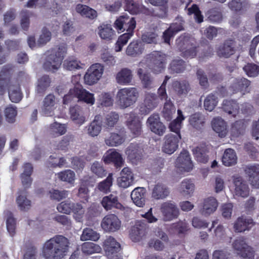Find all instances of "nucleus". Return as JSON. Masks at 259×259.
<instances>
[{
  "label": "nucleus",
  "mask_w": 259,
  "mask_h": 259,
  "mask_svg": "<svg viewBox=\"0 0 259 259\" xmlns=\"http://www.w3.org/2000/svg\"><path fill=\"white\" fill-rule=\"evenodd\" d=\"M69 240L62 235H56L44 244L42 255L46 259H62L69 246Z\"/></svg>",
  "instance_id": "nucleus-1"
},
{
  "label": "nucleus",
  "mask_w": 259,
  "mask_h": 259,
  "mask_svg": "<svg viewBox=\"0 0 259 259\" xmlns=\"http://www.w3.org/2000/svg\"><path fill=\"white\" fill-rule=\"evenodd\" d=\"M11 68L5 66L0 71V94L5 93L8 88H9V96L12 102L18 103L22 98V95L19 85H12L10 80Z\"/></svg>",
  "instance_id": "nucleus-2"
},
{
  "label": "nucleus",
  "mask_w": 259,
  "mask_h": 259,
  "mask_svg": "<svg viewBox=\"0 0 259 259\" xmlns=\"http://www.w3.org/2000/svg\"><path fill=\"white\" fill-rule=\"evenodd\" d=\"M67 52L66 45H61L48 51L44 68L47 71L55 72L62 64Z\"/></svg>",
  "instance_id": "nucleus-3"
},
{
  "label": "nucleus",
  "mask_w": 259,
  "mask_h": 259,
  "mask_svg": "<svg viewBox=\"0 0 259 259\" xmlns=\"http://www.w3.org/2000/svg\"><path fill=\"white\" fill-rule=\"evenodd\" d=\"M139 97V93L136 88H124L118 91L116 99L118 105L124 109L134 104Z\"/></svg>",
  "instance_id": "nucleus-4"
},
{
  "label": "nucleus",
  "mask_w": 259,
  "mask_h": 259,
  "mask_svg": "<svg viewBox=\"0 0 259 259\" xmlns=\"http://www.w3.org/2000/svg\"><path fill=\"white\" fill-rule=\"evenodd\" d=\"M195 40L189 35H182L176 40L178 49L182 52L183 57L193 58L196 55Z\"/></svg>",
  "instance_id": "nucleus-5"
},
{
  "label": "nucleus",
  "mask_w": 259,
  "mask_h": 259,
  "mask_svg": "<svg viewBox=\"0 0 259 259\" xmlns=\"http://www.w3.org/2000/svg\"><path fill=\"white\" fill-rule=\"evenodd\" d=\"M234 251L242 259H254V250L242 238L235 239L232 244Z\"/></svg>",
  "instance_id": "nucleus-6"
},
{
  "label": "nucleus",
  "mask_w": 259,
  "mask_h": 259,
  "mask_svg": "<svg viewBox=\"0 0 259 259\" xmlns=\"http://www.w3.org/2000/svg\"><path fill=\"white\" fill-rule=\"evenodd\" d=\"M104 67L102 64L95 63L92 65L84 74V82L88 85L97 83L102 77Z\"/></svg>",
  "instance_id": "nucleus-7"
},
{
  "label": "nucleus",
  "mask_w": 259,
  "mask_h": 259,
  "mask_svg": "<svg viewBox=\"0 0 259 259\" xmlns=\"http://www.w3.org/2000/svg\"><path fill=\"white\" fill-rule=\"evenodd\" d=\"M181 139V134H169L163 139L162 150L163 152L171 154L178 149L179 143Z\"/></svg>",
  "instance_id": "nucleus-8"
},
{
  "label": "nucleus",
  "mask_w": 259,
  "mask_h": 259,
  "mask_svg": "<svg viewBox=\"0 0 259 259\" xmlns=\"http://www.w3.org/2000/svg\"><path fill=\"white\" fill-rule=\"evenodd\" d=\"M160 210L164 221H170L177 219L180 214V211L175 203L166 201L161 204Z\"/></svg>",
  "instance_id": "nucleus-9"
},
{
  "label": "nucleus",
  "mask_w": 259,
  "mask_h": 259,
  "mask_svg": "<svg viewBox=\"0 0 259 259\" xmlns=\"http://www.w3.org/2000/svg\"><path fill=\"white\" fill-rule=\"evenodd\" d=\"M159 99L156 95L150 92H146L143 103L140 107L142 114H147L157 107Z\"/></svg>",
  "instance_id": "nucleus-10"
},
{
  "label": "nucleus",
  "mask_w": 259,
  "mask_h": 259,
  "mask_svg": "<svg viewBox=\"0 0 259 259\" xmlns=\"http://www.w3.org/2000/svg\"><path fill=\"white\" fill-rule=\"evenodd\" d=\"M103 247L110 259H122L121 256L116 254L120 249V245L113 237H107L103 243Z\"/></svg>",
  "instance_id": "nucleus-11"
},
{
  "label": "nucleus",
  "mask_w": 259,
  "mask_h": 259,
  "mask_svg": "<svg viewBox=\"0 0 259 259\" xmlns=\"http://www.w3.org/2000/svg\"><path fill=\"white\" fill-rule=\"evenodd\" d=\"M176 166L182 174L192 170L193 164L188 151L183 150L180 153L176 160Z\"/></svg>",
  "instance_id": "nucleus-12"
},
{
  "label": "nucleus",
  "mask_w": 259,
  "mask_h": 259,
  "mask_svg": "<svg viewBox=\"0 0 259 259\" xmlns=\"http://www.w3.org/2000/svg\"><path fill=\"white\" fill-rule=\"evenodd\" d=\"M101 226L105 232H114L120 228L121 221L116 215L108 214L103 219Z\"/></svg>",
  "instance_id": "nucleus-13"
},
{
  "label": "nucleus",
  "mask_w": 259,
  "mask_h": 259,
  "mask_svg": "<svg viewBox=\"0 0 259 259\" xmlns=\"http://www.w3.org/2000/svg\"><path fill=\"white\" fill-rule=\"evenodd\" d=\"M57 107V101L53 94L48 95L42 101L40 113L45 116H53Z\"/></svg>",
  "instance_id": "nucleus-14"
},
{
  "label": "nucleus",
  "mask_w": 259,
  "mask_h": 259,
  "mask_svg": "<svg viewBox=\"0 0 259 259\" xmlns=\"http://www.w3.org/2000/svg\"><path fill=\"white\" fill-rule=\"evenodd\" d=\"M136 21L134 18H130L126 15H123L118 18L114 22V27L121 33L124 31H133L136 27Z\"/></svg>",
  "instance_id": "nucleus-15"
},
{
  "label": "nucleus",
  "mask_w": 259,
  "mask_h": 259,
  "mask_svg": "<svg viewBox=\"0 0 259 259\" xmlns=\"http://www.w3.org/2000/svg\"><path fill=\"white\" fill-rule=\"evenodd\" d=\"M147 233L146 224L142 221H137L131 229L130 237L134 242H140L145 238Z\"/></svg>",
  "instance_id": "nucleus-16"
},
{
  "label": "nucleus",
  "mask_w": 259,
  "mask_h": 259,
  "mask_svg": "<svg viewBox=\"0 0 259 259\" xmlns=\"http://www.w3.org/2000/svg\"><path fill=\"white\" fill-rule=\"evenodd\" d=\"M126 125L134 137H137L142 133V123L137 115L133 112L127 114Z\"/></svg>",
  "instance_id": "nucleus-17"
},
{
  "label": "nucleus",
  "mask_w": 259,
  "mask_h": 259,
  "mask_svg": "<svg viewBox=\"0 0 259 259\" xmlns=\"http://www.w3.org/2000/svg\"><path fill=\"white\" fill-rule=\"evenodd\" d=\"M152 62L151 68L155 73H160L164 70L166 63V56L161 52H155L150 55Z\"/></svg>",
  "instance_id": "nucleus-18"
},
{
  "label": "nucleus",
  "mask_w": 259,
  "mask_h": 259,
  "mask_svg": "<svg viewBox=\"0 0 259 259\" xmlns=\"http://www.w3.org/2000/svg\"><path fill=\"white\" fill-rule=\"evenodd\" d=\"M147 125L151 132L159 136H162L165 132L166 127L160 121L158 114H153L147 119Z\"/></svg>",
  "instance_id": "nucleus-19"
},
{
  "label": "nucleus",
  "mask_w": 259,
  "mask_h": 259,
  "mask_svg": "<svg viewBox=\"0 0 259 259\" xmlns=\"http://www.w3.org/2000/svg\"><path fill=\"white\" fill-rule=\"evenodd\" d=\"M119 187L127 188L134 183V176L131 168L124 167L120 172V176L117 180Z\"/></svg>",
  "instance_id": "nucleus-20"
},
{
  "label": "nucleus",
  "mask_w": 259,
  "mask_h": 259,
  "mask_svg": "<svg viewBox=\"0 0 259 259\" xmlns=\"http://www.w3.org/2000/svg\"><path fill=\"white\" fill-rule=\"evenodd\" d=\"M103 160L105 163H113L116 167H121L124 162L121 154L115 150L107 151L104 155Z\"/></svg>",
  "instance_id": "nucleus-21"
},
{
  "label": "nucleus",
  "mask_w": 259,
  "mask_h": 259,
  "mask_svg": "<svg viewBox=\"0 0 259 259\" xmlns=\"http://www.w3.org/2000/svg\"><path fill=\"white\" fill-rule=\"evenodd\" d=\"M234 193L235 196L245 198L249 195V187L241 177L234 178Z\"/></svg>",
  "instance_id": "nucleus-22"
},
{
  "label": "nucleus",
  "mask_w": 259,
  "mask_h": 259,
  "mask_svg": "<svg viewBox=\"0 0 259 259\" xmlns=\"http://www.w3.org/2000/svg\"><path fill=\"white\" fill-rule=\"evenodd\" d=\"M101 204L106 210H111L113 208L122 209L123 207L119 202L118 196L115 194H111L104 197L102 198Z\"/></svg>",
  "instance_id": "nucleus-23"
},
{
  "label": "nucleus",
  "mask_w": 259,
  "mask_h": 259,
  "mask_svg": "<svg viewBox=\"0 0 259 259\" xmlns=\"http://www.w3.org/2000/svg\"><path fill=\"white\" fill-rule=\"evenodd\" d=\"M146 190L143 187L135 188L131 192V197L133 203L137 206L142 207L146 201Z\"/></svg>",
  "instance_id": "nucleus-24"
},
{
  "label": "nucleus",
  "mask_w": 259,
  "mask_h": 259,
  "mask_svg": "<svg viewBox=\"0 0 259 259\" xmlns=\"http://www.w3.org/2000/svg\"><path fill=\"white\" fill-rule=\"evenodd\" d=\"M245 170L251 186L255 188H258L259 164L248 166Z\"/></svg>",
  "instance_id": "nucleus-25"
},
{
  "label": "nucleus",
  "mask_w": 259,
  "mask_h": 259,
  "mask_svg": "<svg viewBox=\"0 0 259 259\" xmlns=\"http://www.w3.org/2000/svg\"><path fill=\"white\" fill-rule=\"evenodd\" d=\"M218 206V202L214 197H207L203 200L201 209V214L204 216H208L217 210Z\"/></svg>",
  "instance_id": "nucleus-26"
},
{
  "label": "nucleus",
  "mask_w": 259,
  "mask_h": 259,
  "mask_svg": "<svg viewBox=\"0 0 259 259\" xmlns=\"http://www.w3.org/2000/svg\"><path fill=\"white\" fill-rule=\"evenodd\" d=\"M76 95H77L78 101L83 102L90 105H93L95 104L94 95L83 89L79 85H77Z\"/></svg>",
  "instance_id": "nucleus-27"
},
{
  "label": "nucleus",
  "mask_w": 259,
  "mask_h": 259,
  "mask_svg": "<svg viewBox=\"0 0 259 259\" xmlns=\"http://www.w3.org/2000/svg\"><path fill=\"white\" fill-rule=\"evenodd\" d=\"M213 130L221 138L225 137L228 133L227 124L225 121L220 117L214 118L211 121Z\"/></svg>",
  "instance_id": "nucleus-28"
},
{
  "label": "nucleus",
  "mask_w": 259,
  "mask_h": 259,
  "mask_svg": "<svg viewBox=\"0 0 259 259\" xmlns=\"http://www.w3.org/2000/svg\"><path fill=\"white\" fill-rule=\"evenodd\" d=\"M249 84V81L245 78H236L233 79L230 89L233 93L240 92L244 94L248 91Z\"/></svg>",
  "instance_id": "nucleus-29"
},
{
  "label": "nucleus",
  "mask_w": 259,
  "mask_h": 259,
  "mask_svg": "<svg viewBox=\"0 0 259 259\" xmlns=\"http://www.w3.org/2000/svg\"><path fill=\"white\" fill-rule=\"evenodd\" d=\"M253 226V220L251 218L242 216L235 221L234 228L236 232H242L250 230Z\"/></svg>",
  "instance_id": "nucleus-30"
},
{
  "label": "nucleus",
  "mask_w": 259,
  "mask_h": 259,
  "mask_svg": "<svg viewBox=\"0 0 259 259\" xmlns=\"http://www.w3.org/2000/svg\"><path fill=\"white\" fill-rule=\"evenodd\" d=\"M67 130V125L66 124L55 121L49 125L48 132L51 136L58 137L65 134Z\"/></svg>",
  "instance_id": "nucleus-31"
},
{
  "label": "nucleus",
  "mask_w": 259,
  "mask_h": 259,
  "mask_svg": "<svg viewBox=\"0 0 259 259\" xmlns=\"http://www.w3.org/2000/svg\"><path fill=\"white\" fill-rule=\"evenodd\" d=\"M115 78L118 84L122 85H128L133 79L132 71L126 68H123L116 74Z\"/></svg>",
  "instance_id": "nucleus-32"
},
{
  "label": "nucleus",
  "mask_w": 259,
  "mask_h": 259,
  "mask_svg": "<svg viewBox=\"0 0 259 259\" xmlns=\"http://www.w3.org/2000/svg\"><path fill=\"white\" fill-rule=\"evenodd\" d=\"M234 52V41L232 40H226L217 50V54L221 57L228 58Z\"/></svg>",
  "instance_id": "nucleus-33"
},
{
  "label": "nucleus",
  "mask_w": 259,
  "mask_h": 259,
  "mask_svg": "<svg viewBox=\"0 0 259 259\" xmlns=\"http://www.w3.org/2000/svg\"><path fill=\"white\" fill-rule=\"evenodd\" d=\"M144 50L143 44L138 40H133L127 46L126 54L127 56L135 57L142 54Z\"/></svg>",
  "instance_id": "nucleus-34"
},
{
  "label": "nucleus",
  "mask_w": 259,
  "mask_h": 259,
  "mask_svg": "<svg viewBox=\"0 0 259 259\" xmlns=\"http://www.w3.org/2000/svg\"><path fill=\"white\" fill-rule=\"evenodd\" d=\"M70 118L75 124L81 125L86 121V118L79 107H71L69 110Z\"/></svg>",
  "instance_id": "nucleus-35"
},
{
  "label": "nucleus",
  "mask_w": 259,
  "mask_h": 259,
  "mask_svg": "<svg viewBox=\"0 0 259 259\" xmlns=\"http://www.w3.org/2000/svg\"><path fill=\"white\" fill-rule=\"evenodd\" d=\"M178 190L184 196H191L195 190V185L191 180L185 179L180 183Z\"/></svg>",
  "instance_id": "nucleus-36"
},
{
  "label": "nucleus",
  "mask_w": 259,
  "mask_h": 259,
  "mask_svg": "<svg viewBox=\"0 0 259 259\" xmlns=\"http://www.w3.org/2000/svg\"><path fill=\"white\" fill-rule=\"evenodd\" d=\"M222 161L226 166L235 165L237 162V156L235 150L231 148L226 149L223 155Z\"/></svg>",
  "instance_id": "nucleus-37"
},
{
  "label": "nucleus",
  "mask_w": 259,
  "mask_h": 259,
  "mask_svg": "<svg viewBox=\"0 0 259 259\" xmlns=\"http://www.w3.org/2000/svg\"><path fill=\"white\" fill-rule=\"evenodd\" d=\"M125 140V135L123 133H111L109 137L105 139V143L110 147H116L122 144Z\"/></svg>",
  "instance_id": "nucleus-38"
},
{
  "label": "nucleus",
  "mask_w": 259,
  "mask_h": 259,
  "mask_svg": "<svg viewBox=\"0 0 259 259\" xmlns=\"http://www.w3.org/2000/svg\"><path fill=\"white\" fill-rule=\"evenodd\" d=\"M102 122L99 117L96 116L95 119L86 127L87 134L92 137H97L102 130Z\"/></svg>",
  "instance_id": "nucleus-39"
},
{
  "label": "nucleus",
  "mask_w": 259,
  "mask_h": 259,
  "mask_svg": "<svg viewBox=\"0 0 259 259\" xmlns=\"http://www.w3.org/2000/svg\"><path fill=\"white\" fill-rule=\"evenodd\" d=\"M183 26L181 23H174L166 30L163 34V39L165 43L169 44L170 39L178 32L182 30Z\"/></svg>",
  "instance_id": "nucleus-40"
},
{
  "label": "nucleus",
  "mask_w": 259,
  "mask_h": 259,
  "mask_svg": "<svg viewBox=\"0 0 259 259\" xmlns=\"http://www.w3.org/2000/svg\"><path fill=\"white\" fill-rule=\"evenodd\" d=\"M222 108L225 112L233 117L238 114L240 108L238 104L233 100L224 101Z\"/></svg>",
  "instance_id": "nucleus-41"
},
{
  "label": "nucleus",
  "mask_w": 259,
  "mask_h": 259,
  "mask_svg": "<svg viewBox=\"0 0 259 259\" xmlns=\"http://www.w3.org/2000/svg\"><path fill=\"white\" fill-rule=\"evenodd\" d=\"M63 65L64 69L69 71L81 69L84 66L79 60L73 57H69L65 60Z\"/></svg>",
  "instance_id": "nucleus-42"
},
{
  "label": "nucleus",
  "mask_w": 259,
  "mask_h": 259,
  "mask_svg": "<svg viewBox=\"0 0 259 259\" xmlns=\"http://www.w3.org/2000/svg\"><path fill=\"white\" fill-rule=\"evenodd\" d=\"M128 159L133 163L137 162L141 158V150L137 145L131 144L125 151Z\"/></svg>",
  "instance_id": "nucleus-43"
},
{
  "label": "nucleus",
  "mask_w": 259,
  "mask_h": 259,
  "mask_svg": "<svg viewBox=\"0 0 259 259\" xmlns=\"http://www.w3.org/2000/svg\"><path fill=\"white\" fill-rule=\"evenodd\" d=\"M113 96L109 93L103 92L100 94L97 98V104L99 107H108L113 104Z\"/></svg>",
  "instance_id": "nucleus-44"
},
{
  "label": "nucleus",
  "mask_w": 259,
  "mask_h": 259,
  "mask_svg": "<svg viewBox=\"0 0 259 259\" xmlns=\"http://www.w3.org/2000/svg\"><path fill=\"white\" fill-rule=\"evenodd\" d=\"M145 63L143 61L140 62L139 66L140 68L138 70V75L140 78L144 87L145 88H151L152 79L149 74L144 72L143 69L141 67H143Z\"/></svg>",
  "instance_id": "nucleus-45"
},
{
  "label": "nucleus",
  "mask_w": 259,
  "mask_h": 259,
  "mask_svg": "<svg viewBox=\"0 0 259 259\" xmlns=\"http://www.w3.org/2000/svg\"><path fill=\"white\" fill-rule=\"evenodd\" d=\"M169 194V190L165 186L158 184L153 188L152 196L156 199H160L166 198Z\"/></svg>",
  "instance_id": "nucleus-46"
},
{
  "label": "nucleus",
  "mask_w": 259,
  "mask_h": 259,
  "mask_svg": "<svg viewBox=\"0 0 259 259\" xmlns=\"http://www.w3.org/2000/svg\"><path fill=\"white\" fill-rule=\"evenodd\" d=\"M185 118L182 111L178 110L177 117L169 123V128L170 130L175 133V134H180V129L182 127V121Z\"/></svg>",
  "instance_id": "nucleus-47"
},
{
  "label": "nucleus",
  "mask_w": 259,
  "mask_h": 259,
  "mask_svg": "<svg viewBox=\"0 0 259 259\" xmlns=\"http://www.w3.org/2000/svg\"><path fill=\"white\" fill-rule=\"evenodd\" d=\"M57 178L61 181L73 184L75 180V174L71 169H66L56 174Z\"/></svg>",
  "instance_id": "nucleus-48"
},
{
  "label": "nucleus",
  "mask_w": 259,
  "mask_h": 259,
  "mask_svg": "<svg viewBox=\"0 0 259 259\" xmlns=\"http://www.w3.org/2000/svg\"><path fill=\"white\" fill-rule=\"evenodd\" d=\"M99 34L103 39H111L114 35V31L110 24H102L99 27Z\"/></svg>",
  "instance_id": "nucleus-49"
},
{
  "label": "nucleus",
  "mask_w": 259,
  "mask_h": 259,
  "mask_svg": "<svg viewBox=\"0 0 259 259\" xmlns=\"http://www.w3.org/2000/svg\"><path fill=\"white\" fill-rule=\"evenodd\" d=\"M100 237L99 233L92 229L86 228L83 230L80 239L82 241L92 240L93 241H98Z\"/></svg>",
  "instance_id": "nucleus-50"
},
{
  "label": "nucleus",
  "mask_w": 259,
  "mask_h": 259,
  "mask_svg": "<svg viewBox=\"0 0 259 259\" xmlns=\"http://www.w3.org/2000/svg\"><path fill=\"white\" fill-rule=\"evenodd\" d=\"M176 108L170 100L166 101L162 112L163 117L167 121H170L176 113Z\"/></svg>",
  "instance_id": "nucleus-51"
},
{
  "label": "nucleus",
  "mask_w": 259,
  "mask_h": 259,
  "mask_svg": "<svg viewBox=\"0 0 259 259\" xmlns=\"http://www.w3.org/2000/svg\"><path fill=\"white\" fill-rule=\"evenodd\" d=\"M189 122L194 128L196 129H200L204 125L205 118L202 114L200 113H196L190 117Z\"/></svg>",
  "instance_id": "nucleus-52"
},
{
  "label": "nucleus",
  "mask_w": 259,
  "mask_h": 259,
  "mask_svg": "<svg viewBox=\"0 0 259 259\" xmlns=\"http://www.w3.org/2000/svg\"><path fill=\"white\" fill-rule=\"evenodd\" d=\"M245 125L242 121H237L231 126L230 134L231 138H236L244 133Z\"/></svg>",
  "instance_id": "nucleus-53"
},
{
  "label": "nucleus",
  "mask_w": 259,
  "mask_h": 259,
  "mask_svg": "<svg viewBox=\"0 0 259 259\" xmlns=\"http://www.w3.org/2000/svg\"><path fill=\"white\" fill-rule=\"evenodd\" d=\"M119 120V115L114 112H111L106 115L103 120L104 126L106 128L111 129Z\"/></svg>",
  "instance_id": "nucleus-54"
},
{
  "label": "nucleus",
  "mask_w": 259,
  "mask_h": 259,
  "mask_svg": "<svg viewBox=\"0 0 259 259\" xmlns=\"http://www.w3.org/2000/svg\"><path fill=\"white\" fill-rule=\"evenodd\" d=\"M172 87L175 91L180 95H186L190 90L189 84L186 80L175 81Z\"/></svg>",
  "instance_id": "nucleus-55"
},
{
  "label": "nucleus",
  "mask_w": 259,
  "mask_h": 259,
  "mask_svg": "<svg viewBox=\"0 0 259 259\" xmlns=\"http://www.w3.org/2000/svg\"><path fill=\"white\" fill-rule=\"evenodd\" d=\"M81 250L84 253L91 254L100 252L102 248L98 244L91 242H87L82 244Z\"/></svg>",
  "instance_id": "nucleus-56"
},
{
  "label": "nucleus",
  "mask_w": 259,
  "mask_h": 259,
  "mask_svg": "<svg viewBox=\"0 0 259 259\" xmlns=\"http://www.w3.org/2000/svg\"><path fill=\"white\" fill-rule=\"evenodd\" d=\"M193 153L197 161L201 163H206L207 161L208 157L205 147H197L193 149Z\"/></svg>",
  "instance_id": "nucleus-57"
},
{
  "label": "nucleus",
  "mask_w": 259,
  "mask_h": 259,
  "mask_svg": "<svg viewBox=\"0 0 259 259\" xmlns=\"http://www.w3.org/2000/svg\"><path fill=\"white\" fill-rule=\"evenodd\" d=\"M49 195L51 199L60 201L68 197L69 191L66 190L52 189L49 191Z\"/></svg>",
  "instance_id": "nucleus-58"
},
{
  "label": "nucleus",
  "mask_w": 259,
  "mask_h": 259,
  "mask_svg": "<svg viewBox=\"0 0 259 259\" xmlns=\"http://www.w3.org/2000/svg\"><path fill=\"white\" fill-rule=\"evenodd\" d=\"M71 212L73 213L74 219L78 222H82L84 215V207L79 203H74Z\"/></svg>",
  "instance_id": "nucleus-59"
},
{
  "label": "nucleus",
  "mask_w": 259,
  "mask_h": 259,
  "mask_svg": "<svg viewBox=\"0 0 259 259\" xmlns=\"http://www.w3.org/2000/svg\"><path fill=\"white\" fill-rule=\"evenodd\" d=\"M4 115L7 122L9 123L14 122L17 115L16 107L11 105L7 106L4 110Z\"/></svg>",
  "instance_id": "nucleus-60"
},
{
  "label": "nucleus",
  "mask_w": 259,
  "mask_h": 259,
  "mask_svg": "<svg viewBox=\"0 0 259 259\" xmlns=\"http://www.w3.org/2000/svg\"><path fill=\"white\" fill-rule=\"evenodd\" d=\"M16 202L21 210H27L31 207V201L27 198L24 192L19 195L16 199Z\"/></svg>",
  "instance_id": "nucleus-61"
},
{
  "label": "nucleus",
  "mask_w": 259,
  "mask_h": 259,
  "mask_svg": "<svg viewBox=\"0 0 259 259\" xmlns=\"http://www.w3.org/2000/svg\"><path fill=\"white\" fill-rule=\"evenodd\" d=\"M218 104V97L214 94H209L204 101V107L205 110L211 111Z\"/></svg>",
  "instance_id": "nucleus-62"
},
{
  "label": "nucleus",
  "mask_w": 259,
  "mask_h": 259,
  "mask_svg": "<svg viewBox=\"0 0 259 259\" xmlns=\"http://www.w3.org/2000/svg\"><path fill=\"white\" fill-rule=\"evenodd\" d=\"M51 80L48 75H43L38 79L36 90L38 93H44L50 85Z\"/></svg>",
  "instance_id": "nucleus-63"
},
{
  "label": "nucleus",
  "mask_w": 259,
  "mask_h": 259,
  "mask_svg": "<svg viewBox=\"0 0 259 259\" xmlns=\"http://www.w3.org/2000/svg\"><path fill=\"white\" fill-rule=\"evenodd\" d=\"M74 202L67 200L59 203L57 206V210L61 213L70 214L71 212Z\"/></svg>",
  "instance_id": "nucleus-64"
}]
</instances>
